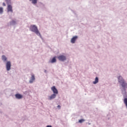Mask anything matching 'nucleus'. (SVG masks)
<instances>
[{"label": "nucleus", "mask_w": 127, "mask_h": 127, "mask_svg": "<svg viewBox=\"0 0 127 127\" xmlns=\"http://www.w3.org/2000/svg\"><path fill=\"white\" fill-rule=\"evenodd\" d=\"M118 81L120 83L121 86L124 88V90L126 89V88H127V83L126 81H125V80L123 79V77L122 76H119L118 78Z\"/></svg>", "instance_id": "nucleus-1"}, {"label": "nucleus", "mask_w": 127, "mask_h": 127, "mask_svg": "<svg viewBox=\"0 0 127 127\" xmlns=\"http://www.w3.org/2000/svg\"><path fill=\"white\" fill-rule=\"evenodd\" d=\"M98 82H99V78H98V77H96L95 78V81H93V83L95 84H97V83H98Z\"/></svg>", "instance_id": "nucleus-11"}, {"label": "nucleus", "mask_w": 127, "mask_h": 127, "mask_svg": "<svg viewBox=\"0 0 127 127\" xmlns=\"http://www.w3.org/2000/svg\"><path fill=\"white\" fill-rule=\"evenodd\" d=\"M30 1H32V3L35 4V3H37V0H29Z\"/></svg>", "instance_id": "nucleus-13"}, {"label": "nucleus", "mask_w": 127, "mask_h": 127, "mask_svg": "<svg viewBox=\"0 0 127 127\" xmlns=\"http://www.w3.org/2000/svg\"><path fill=\"white\" fill-rule=\"evenodd\" d=\"M55 62H56V57H54L52 60H51V61L50 62L51 63H55Z\"/></svg>", "instance_id": "nucleus-12"}, {"label": "nucleus", "mask_w": 127, "mask_h": 127, "mask_svg": "<svg viewBox=\"0 0 127 127\" xmlns=\"http://www.w3.org/2000/svg\"><path fill=\"white\" fill-rule=\"evenodd\" d=\"M30 30L32 31L33 32H34L35 33H36L37 35L41 36V35L39 32V31H38V29L37 28V27L36 25H31L30 26Z\"/></svg>", "instance_id": "nucleus-2"}, {"label": "nucleus", "mask_w": 127, "mask_h": 127, "mask_svg": "<svg viewBox=\"0 0 127 127\" xmlns=\"http://www.w3.org/2000/svg\"><path fill=\"white\" fill-rule=\"evenodd\" d=\"M11 24H15V21H12L10 23Z\"/></svg>", "instance_id": "nucleus-17"}, {"label": "nucleus", "mask_w": 127, "mask_h": 127, "mask_svg": "<svg viewBox=\"0 0 127 127\" xmlns=\"http://www.w3.org/2000/svg\"><path fill=\"white\" fill-rule=\"evenodd\" d=\"M35 80V77L34 76V75H32L31 78L29 81L30 83H33V81Z\"/></svg>", "instance_id": "nucleus-10"}, {"label": "nucleus", "mask_w": 127, "mask_h": 127, "mask_svg": "<svg viewBox=\"0 0 127 127\" xmlns=\"http://www.w3.org/2000/svg\"><path fill=\"white\" fill-rule=\"evenodd\" d=\"M15 97L16 98V99H22V95H21L20 94H15Z\"/></svg>", "instance_id": "nucleus-9"}, {"label": "nucleus", "mask_w": 127, "mask_h": 127, "mask_svg": "<svg viewBox=\"0 0 127 127\" xmlns=\"http://www.w3.org/2000/svg\"><path fill=\"white\" fill-rule=\"evenodd\" d=\"M3 12V8L0 7V14H1Z\"/></svg>", "instance_id": "nucleus-14"}, {"label": "nucleus", "mask_w": 127, "mask_h": 127, "mask_svg": "<svg viewBox=\"0 0 127 127\" xmlns=\"http://www.w3.org/2000/svg\"><path fill=\"white\" fill-rule=\"evenodd\" d=\"M2 5H3V6H5V2H3V3H2Z\"/></svg>", "instance_id": "nucleus-19"}, {"label": "nucleus", "mask_w": 127, "mask_h": 127, "mask_svg": "<svg viewBox=\"0 0 127 127\" xmlns=\"http://www.w3.org/2000/svg\"><path fill=\"white\" fill-rule=\"evenodd\" d=\"M10 67H11V64L10 63V62H7L6 64L7 71H9V70H10Z\"/></svg>", "instance_id": "nucleus-5"}, {"label": "nucleus", "mask_w": 127, "mask_h": 127, "mask_svg": "<svg viewBox=\"0 0 127 127\" xmlns=\"http://www.w3.org/2000/svg\"><path fill=\"white\" fill-rule=\"evenodd\" d=\"M57 108H58L59 109H61V106H60V105H58L57 106Z\"/></svg>", "instance_id": "nucleus-18"}, {"label": "nucleus", "mask_w": 127, "mask_h": 127, "mask_svg": "<svg viewBox=\"0 0 127 127\" xmlns=\"http://www.w3.org/2000/svg\"><path fill=\"white\" fill-rule=\"evenodd\" d=\"M78 39V36H74L70 40V42L71 43H75L76 42V40Z\"/></svg>", "instance_id": "nucleus-7"}, {"label": "nucleus", "mask_w": 127, "mask_h": 127, "mask_svg": "<svg viewBox=\"0 0 127 127\" xmlns=\"http://www.w3.org/2000/svg\"><path fill=\"white\" fill-rule=\"evenodd\" d=\"M47 127H52V126L48 125L47 126Z\"/></svg>", "instance_id": "nucleus-20"}, {"label": "nucleus", "mask_w": 127, "mask_h": 127, "mask_svg": "<svg viewBox=\"0 0 127 127\" xmlns=\"http://www.w3.org/2000/svg\"><path fill=\"white\" fill-rule=\"evenodd\" d=\"M6 3H7V12H13V10H12V6L10 4V0H5Z\"/></svg>", "instance_id": "nucleus-3"}, {"label": "nucleus", "mask_w": 127, "mask_h": 127, "mask_svg": "<svg viewBox=\"0 0 127 127\" xmlns=\"http://www.w3.org/2000/svg\"><path fill=\"white\" fill-rule=\"evenodd\" d=\"M56 98V94H53L51 96H49L48 100H53V99H55Z\"/></svg>", "instance_id": "nucleus-8"}, {"label": "nucleus", "mask_w": 127, "mask_h": 127, "mask_svg": "<svg viewBox=\"0 0 127 127\" xmlns=\"http://www.w3.org/2000/svg\"><path fill=\"white\" fill-rule=\"evenodd\" d=\"M51 90L52 91H53L54 94H55V95H57V94H58V90H57V89L56 88V87L55 86H53L51 87Z\"/></svg>", "instance_id": "nucleus-6"}, {"label": "nucleus", "mask_w": 127, "mask_h": 127, "mask_svg": "<svg viewBox=\"0 0 127 127\" xmlns=\"http://www.w3.org/2000/svg\"><path fill=\"white\" fill-rule=\"evenodd\" d=\"M6 57L4 56H2V60H3V61H6Z\"/></svg>", "instance_id": "nucleus-15"}, {"label": "nucleus", "mask_w": 127, "mask_h": 127, "mask_svg": "<svg viewBox=\"0 0 127 127\" xmlns=\"http://www.w3.org/2000/svg\"><path fill=\"white\" fill-rule=\"evenodd\" d=\"M58 59L60 61H65L66 60V56H63V55H61L58 57Z\"/></svg>", "instance_id": "nucleus-4"}, {"label": "nucleus", "mask_w": 127, "mask_h": 127, "mask_svg": "<svg viewBox=\"0 0 127 127\" xmlns=\"http://www.w3.org/2000/svg\"><path fill=\"white\" fill-rule=\"evenodd\" d=\"M84 121H85V120L81 119L79 120L78 123H79L80 124H82V123H83V122Z\"/></svg>", "instance_id": "nucleus-16"}]
</instances>
